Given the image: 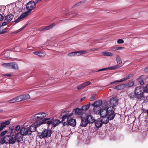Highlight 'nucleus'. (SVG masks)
<instances>
[{"label":"nucleus","instance_id":"nucleus-27","mask_svg":"<svg viewBox=\"0 0 148 148\" xmlns=\"http://www.w3.org/2000/svg\"><path fill=\"white\" fill-rule=\"evenodd\" d=\"M90 106V103L82 107V110L84 111H86L89 109Z\"/></svg>","mask_w":148,"mask_h":148},{"label":"nucleus","instance_id":"nucleus-60","mask_svg":"<svg viewBox=\"0 0 148 148\" xmlns=\"http://www.w3.org/2000/svg\"><path fill=\"white\" fill-rule=\"evenodd\" d=\"M38 30L40 31H44V30H43V28H42V27L39 28L38 29Z\"/></svg>","mask_w":148,"mask_h":148},{"label":"nucleus","instance_id":"nucleus-51","mask_svg":"<svg viewBox=\"0 0 148 148\" xmlns=\"http://www.w3.org/2000/svg\"><path fill=\"white\" fill-rule=\"evenodd\" d=\"M7 132V131H5L2 132L0 136H2L5 135V134Z\"/></svg>","mask_w":148,"mask_h":148},{"label":"nucleus","instance_id":"nucleus-37","mask_svg":"<svg viewBox=\"0 0 148 148\" xmlns=\"http://www.w3.org/2000/svg\"><path fill=\"white\" fill-rule=\"evenodd\" d=\"M4 143H6V142L4 138H1L0 139V145H1L3 144Z\"/></svg>","mask_w":148,"mask_h":148},{"label":"nucleus","instance_id":"nucleus-64","mask_svg":"<svg viewBox=\"0 0 148 148\" xmlns=\"http://www.w3.org/2000/svg\"><path fill=\"white\" fill-rule=\"evenodd\" d=\"M49 119V118H45L43 120V122H45V121H47V120H48Z\"/></svg>","mask_w":148,"mask_h":148},{"label":"nucleus","instance_id":"nucleus-62","mask_svg":"<svg viewBox=\"0 0 148 148\" xmlns=\"http://www.w3.org/2000/svg\"><path fill=\"white\" fill-rule=\"evenodd\" d=\"M23 29V28H21L20 29H19L16 31V33L19 32H20Z\"/></svg>","mask_w":148,"mask_h":148},{"label":"nucleus","instance_id":"nucleus-50","mask_svg":"<svg viewBox=\"0 0 148 148\" xmlns=\"http://www.w3.org/2000/svg\"><path fill=\"white\" fill-rule=\"evenodd\" d=\"M75 56H77L81 55L80 51H77L75 52Z\"/></svg>","mask_w":148,"mask_h":148},{"label":"nucleus","instance_id":"nucleus-32","mask_svg":"<svg viewBox=\"0 0 148 148\" xmlns=\"http://www.w3.org/2000/svg\"><path fill=\"white\" fill-rule=\"evenodd\" d=\"M97 98L95 94H92L91 97L89 98V100L91 101L96 100Z\"/></svg>","mask_w":148,"mask_h":148},{"label":"nucleus","instance_id":"nucleus-31","mask_svg":"<svg viewBox=\"0 0 148 148\" xmlns=\"http://www.w3.org/2000/svg\"><path fill=\"white\" fill-rule=\"evenodd\" d=\"M116 60L117 63L119 65H118L119 66V65L122 64V61L120 56H117L116 58Z\"/></svg>","mask_w":148,"mask_h":148},{"label":"nucleus","instance_id":"nucleus-44","mask_svg":"<svg viewBox=\"0 0 148 148\" xmlns=\"http://www.w3.org/2000/svg\"><path fill=\"white\" fill-rule=\"evenodd\" d=\"M10 63H3V64L2 65L3 66L6 67L7 68H8L9 69L10 66Z\"/></svg>","mask_w":148,"mask_h":148},{"label":"nucleus","instance_id":"nucleus-28","mask_svg":"<svg viewBox=\"0 0 148 148\" xmlns=\"http://www.w3.org/2000/svg\"><path fill=\"white\" fill-rule=\"evenodd\" d=\"M16 141V140L14 136H13V135L12 136H10L9 143L13 144Z\"/></svg>","mask_w":148,"mask_h":148},{"label":"nucleus","instance_id":"nucleus-25","mask_svg":"<svg viewBox=\"0 0 148 148\" xmlns=\"http://www.w3.org/2000/svg\"><path fill=\"white\" fill-rule=\"evenodd\" d=\"M82 109L77 108L75 109H74L73 112H75L77 115H80L82 112Z\"/></svg>","mask_w":148,"mask_h":148},{"label":"nucleus","instance_id":"nucleus-8","mask_svg":"<svg viewBox=\"0 0 148 148\" xmlns=\"http://www.w3.org/2000/svg\"><path fill=\"white\" fill-rule=\"evenodd\" d=\"M104 120L102 118H100L95 121V125L96 127L99 128L101 127L103 124H106L107 123H104Z\"/></svg>","mask_w":148,"mask_h":148},{"label":"nucleus","instance_id":"nucleus-34","mask_svg":"<svg viewBox=\"0 0 148 148\" xmlns=\"http://www.w3.org/2000/svg\"><path fill=\"white\" fill-rule=\"evenodd\" d=\"M10 135L5 136L4 137L6 142V143H9L10 138Z\"/></svg>","mask_w":148,"mask_h":148},{"label":"nucleus","instance_id":"nucleus-33","mask_svg":"<svg viewBox=\"0 0 148 148\" xmlns=\"http://www.w3.org/2000/svg\"><path fill=\"white\" fill-rule=\"evenodd\" d=\"M135 82L134 81L129 82L127 84V86L128 87H130L133 86Z\"/></svg>","mask_w":148,"mask_h":148},{"label":"nucleus","instance_id":"nucleus-21","mask_svg":"<svg viewBox=\"0 0 148 148\" xmlns=\"http://www.w3.org/2000/svg\"><path fill=\"white\" fill-rule=\"evenodd\" d=\"M125 84L119 85L117 86L114 87V88L118 90H122L125 88Z\"/></svg>","mask_w":148,"mask_h":148},{"label":"nucleus","instance_id":"nucleus-3","mask_svg":"<svg viewBox=\"0 0 148 148\" xmlns=\"http://www.w3.org/2000/svg\"><path fill=\"white\" fill-rule=\"evenodd\" d=\"M73 114V112L68 110L66 111L61 113V115L62 116V122L64 125H65L67 124L66 122H64V121L66 119L67 120L68 119H70L69 118L72 116Z\"/></svg>","mask_w":148,"mask_h":148},{"label":"nucleus","instance_id":"nucleus-63","mask_svg":"<svg viewBox=\"0 0 148 148\" xmlns=\"http://www.w3.org/2000/svg\"><path fill=\"white\" fill-rule=\"evenodd\" d=\"M4 75L8 77H10L11 76V75L10 74H5V75Z\"/></svg>","mask_w":148,"mask_h":148},{"label":"nucleus","instance_id":"nucleus-15","mask_svg":"<svg viewBox=\"0 0 148 148\" xmlns=\"http://www.w3.org/2000/svg\"><path fill=\"white\" fill-rule=\"evenodd\" d=\"M21 134L19 132L17 133L14 136L16 141L17 140L18 142H19L23 140V137Z\"/></svg>","mask_w":148,"mask_h":148},{"label":"nucleus","instance_id":"nucleus-61","mask_svg":"<svg viewBox=\"0 0 148 148\" xmlns=\"http://www.w3.org/2000/svg\"><path fill=\"white\" fill-rule=\"evenodd\" d=\"M118 50H122L124 48V47H118Z\"/></svg>","mask_w":148,"mask_h":148},{"label":"nucleus","instance_id":"nucleus-47","mask_svg":"<svg viewBox=\"0 0 148 148\" xmlns=\"http://www.w3.org/2000/svg\"><path fill=\"white\" fill-rule=\"evenodd\" d=\"M80 53V54L82 55L87 53L88 52L86 50H81L79 51Z\"/></svg>","mask_w":148,"mask_h":148},{"label":"nucleus","instance_id":"nucleus-4","mask_svg":"<svg viewBox=\"0 0 148 148\" xmlns=\"http://www.w3.org/2000/svg\"><path fill=\"white\" fill-rule=\"evenodd\" d=\"M51 134V131L50 130H44L42 132L38 134V136L41 139L48 138L50 136Z\"/></svg>","mask_w":148,"mask_h":148},{"label":"nucleus","instance_id":"nucleus-19","mask_svg":"<svg viewBox=\"0 0 148 148\" xmlns=\"http://www.w3.org/2000/svg\"><path fill=\"white\" fill-rule=\"evenodd\" d=\"M9 69H12L17 70L18 69V64L12 62L10 63Z\"/></svg>","mask_w":148,"mask_h":148},{"label":"nucleus","instance_id":"nucleus-49","mask_svg":"<svg viewBox=\"0 0 148 148\" xmlns=\"http://www.w3.org/2000/svg\"><path fill=\"white\" fill-rule=\"evenodd\" d=\"M22 19V18H21L20 16V17L18 18L17 19H16L14 21V22L16 23H18V22L21 21Z\"/></svg>","mask_w":148,"mask_h":148},{"label":"nucleus","instance_id":"nucleus-24","mask_svg":"<svg viewBox=\"0 0 148 148\" xmlns=\"http://www.w3.org/2000/svg\"><path fill=\"white\" fill-rule=\"evenodd\" d=\"M56 25L55 23H53L51 25L46 26L45 27H43V30H47L52 29Z\"/></svg>","mask_w":148,"mask_h":148},{"label":"nucleus","instance_id":"nucleus-29","mask_svg":"<svg viewBox=\"0 0 148 148\" xmlns=\"http://www.w3.org/2000/svg\"><path fill=\"white\" fill-rule=\"evenodd\" d=\"M10 123V121L8 120L7 121H6L5 122L2 123L1 125V126L2 127H3V128L6 127L7 125H8Z\"/></svg>","mask_w":148,"mask_h":148},{"label":"nucleus","instance_id":"nucleus-52","mask_svg":"<svg viewBox=\"0 0 148 148\" xmlns=\"http://www.w3.org/2000/svg\"><path fill=\"white\" fill-rule=\"evenodd\" d=\"M10 22H8V21H7L5 22H3L2 24V26H5L7 24H8Z\"/></svg>","mask_w":148,"mask_h":148},{"label":"nucleus","instance_id":"nucleus-12","mask_svg":"<svg viewBox=\"0 0 148 148\" xmlns=\"http://www.w3.org/2000/svg\"><path fill=\"white\" fill-rule=\"evenodd\" d=\"M20 133L23 136L29 135L28 129L24 127H23L21 128L20 130Z\"/></svg>","mask_w":148,"mask_h":148},{"label":"nucleus","instance_id":"nucleus-11","mask_svg":"<svg viewBox=\"0 0 148 148\" xmlns=\"http://www.w3.org/2000/svg\"><path fill=\"white\" fill-rule=\"evenodd\" d=\"M111 106L109 107H111L112 109L113 107L116 106L118 104V101L117 99L115 98H112L110 101Z\"/></svg>","mask_w":148,"mask_h":148},{"label":"nucleus","instance_id":"nucleus-16","mask_svg":"<svg viewBox=\"0 0 148 148\" xmlns=\"http://www.w3.org/2000/svg\"><path fill=\"white\" fill-rule=\"evenodd\" d=\"M85 117L86 118L88 123H92L95 121V120L94 118L91 115H87L85 114Z\"/></svg>","mask_w":148,"mask_h":148},{"label":"nucleus","instance_id":"nucleus-42","mask_svg":"<svg viewBox=\"0 0 148 148\" xmlns=\"http://www.w3.org/2000/svg\"><path fill=\"white\" fill-rule=\"evenodd\" d=\"M67 56L71 57L75 56V52H72L68 54Z\"/></svg>","mask_w":148,"mask_h":148},{"label":"nucleus","instance_id":"nucleus-48","mask_svg":"<svg viewBox=\"0 0 148 148\" xmlns=\"http://www.w3.org/2000/svg\"><path fill=\"white\" fill-rule=\"evenodd\" d=\"M123 40L122 39H118L117 41V42L118 44H122L124 42Z\"/></svg>","mask_w":148,"mask_h":148},{"label":"nucleus","instance_id":"nucleus-2","mask_svg":"<svg viewBox=\"0 0 148 148\" xmlns=\"http://www.w3.org/2000/svg\"><path fill=\"white\" fill-rule=\"evenodd\" d=\"M101 118L104 119V123H108L109 120H112L115 116L114 112L111 107H107L100 110V114Z\"/></svg>","mask_w":148,"mask_h":148},{"label":"nucleus","instance_id":"nucleus-43","mask_svg":"<svg viewBox=\"0 0 148 148\" xmlns=\"http://www.w3.org/2000/svg\"><path fill=\"white\" fill-rule=\"evenodd\" d=\"M84 88L83 84L79 85L77 87V88L78 90H81Z\"/></svg>","mask_w":148,"mask_h":148},{"label":"nucleus","instance_id":"nucleus-45","mask_svg":"<svg viewBox=\"0 0 148 148\" xmlns=\"http://www.w3.org/2000/svg\"><path fill=\"white\" fill-rule=\"evenodd\" d=\"M144 90H143V92H145L147 93L148 92V84L147 85V86L145 87L144 88Z\"/></svg>","mask_w":148,"mask_h":148},{"label":"nucleus","instance_id":"nucleus-57","mask_svg":"<svg viewBox=\"0 0 148 148\" xmlns=\"http://www.w3.org/2000/svg\"><path fill=\"white\" fill-rule=\"evenodd\" d=\"M144 71L145 72H148V66L146 67L144 69Z\"/></svg>","mask_w":148,"mask_h":148},{"label":"nucleus","instance_id":"nucleus-9","mask_svg":"<svg viewBox=\"0 0 148 148\" xmlns=\"http://www.w3.org/2000/svg\"><path fill=\"white\" fill-rule=\"evenodd\" d=\"M35 4L33 1H30L28 2L27 5V8L28 11L30 12L31 11L35 8Z\"/></svg>","mask_w":148,"mask_h":148},{"label":"nucleus","instance_id":"nucleus-18","mask_svg":"<svg viewBox=\"0 0 148 148\" xmlns=\"http://www.w3.org/2000/svg\"><path fill=\"white\" fill-rule=\"evenodd\" d=\"M33 53L34 55H37L40 57H44L46 55L44 51H35L33 52Z\"/></svg>","mask_w":148,"mask_h":148},{"label":"nucleus","instance_id":"nucleus-20","mask_svg":"<svg viewBox=\"0 0 148 148\" xmlns=\"http://www.w3.org/2000/svg\"><path fill=\"white\" fill-rule=\"evenodd\" d=\"M134 76V75L132 74H129L127 76L123 78L120 79L121 82L130 79Z\"/></svg>","mask_w":148,"mask_h":148},{"label":"nucleus","instance_id":"nucleus-26","mask_svg":"<svg viewBox=\"0 0 148 148\" xmlns=\"http://www.w3.org/2000/svg\"><path fill=\"white\" fill-rule=\"evenodd\" d=\"M100 107H95L93 109V111L95 114H100Z\"/></svg>","mask_w":148,"mask_h":148},{"label":"nucleus","instance_id":"nucleus-22","mask_svg":"<svg viewBox=\"0 0 148 148\" xmlns=\"http://www.w3.org/2000/svg\"><path fill=\"white\" fill-rule=\"evenodd\" d=\"M102 103L101 101H95L94 103L92 104V106L95 107H99V106L102 105Z\"/></svg>","mask_w":148,"mask_h":148},{"label":"nucleus","instance_id":"nucleus-36","mask_svg":"<svg viewBox=\"0 0 148 148\" xmlns=\"http://www.w3.org/2000/svg\"><path fill=\"white\" fill-rule=\"evenodd\" d=\"M17 102L16 97H14L8 101V102L10 103H14Z\"/></svg>","mask_w":148,"mask_h":148},{"label":"nucleus","instance_id":"nucleus-38","mask_svg":"<svg viewBox=\"0 0 148 148\" xmlns=\"http://www.w3.org/2000/svg\"><path fill=\"white\" fill-rule=\"evenodd\" d=\"M110 49L111 50L115 51L118 50V47H110Z\"/></svg>","mask_w":148,"mask_h":148},{"label":"nucleus","instance_id":"nucleus-23","mask_svg":"<svg viewBox=\"0 0 148 148\" xmlns=\"http://www.w3.org/2000/svg\"><path fill=\"white\" fill-rule=\"evenodd\" d=\"M60 123L61 121L58 119H53L52 125L54 127H56Z\"/></svg>","mask_w":148,"mask_h":148},{"label":"nucleus","instance_id":"nucleus-35","mask_svg":"<svg viewBox=\"0 0 148 148\" xmlns=\"http://www.w3.org/2000/svg\"><path fill=\"white\" fill-rule=\"evenodd\" d=\"M29 12V11L25 12L20 16V17L22 19L26 17L28 15Z\"/></svg>","mask_w":148,"mask_h":148},{"label":"nucleus","instance_id":"nucleus-10","mask_svg":"<svg viewBox=\"0 0 148 148\" xmlns=\"http://www.w3.org/2000/svg\"><path fill=\"white\" fill-rule=\"evenodd\" d=\"M119 68V66L118 65H115L112 66L108 67L107 68H104L98 71V72H100L102 71H105L107 70H114L116 69Z\"/></svg>","mask_w":148,"mask_h":148},{"label":"nucleus","instance_id":"nucleus-39","mask_svg":"<svg viewBox=\"0 0 148 148\" xmlns=\"http://www.w3.org/2000/svg\"><path fill=\"white\" fill-rule=\"evenodd\" d=\"M84 88L91 84V82L89 81H88L82 83Z\"/></svg>","mask_w":148,"mask_h":148},{"label":"nucleus","instance_id":"nucleus-1","mask_svg":"<svg viewBox=\"0 0 148 148\" xmlns=\"http://www.w3.org/2000/svg\"><path fill=\"white\" fill-rule=\"evenodd\" d=\"M143 88L141 86L135 87L134 92H131L128 95L129 98L131 100L137 99V101L144 100V102H148V96L145 97L144 95Z\"/></svg>","mask_w":148,"mask_h":148},{"label":"nucleus","instance_id":"nucleus-53","mask_svg":"<svg viewBox=\"0 0 148 148\" xmlns=\"http://www.w3.org/2000/svg\"><path fill=\"white\" fill-rule=\"evenodd\" d=\"M20 128V126L19 125H17L16 126V127L15 130L16 131L18 132Z\"/></svg>","mask_w":148,"mask_h":148},{"label":"nucleus","instance_id":"nucleus-5","mask_svg":"<svg viewBox=\"0 0 148 148\" xmlns=\"http://www.w3.org/2000/svg\"><path fill=\"white\" fill-rule=\"evenodd\" d=\"M44 123L40 121H37L34 124L32 125L28 129L29 135H31L32 132L36 130V128Z\"/></svg>","mask_w":148,"mask_h":148},{"label":"nucleus","instance_id":"nucleus-56","mask_svg":"<svg viewBox=\"0 0 148 148\" xmlns=\"http://www.w3.org/2000/svg\"><path fill=\"white\" fill-rule=\"evenodd\" d=\"M4 30L3 29L0 30V34H3L5 32V31H4Z\"/></svg>","mask_w":148,"mask_h":148},{"label":"nucleus","instance_id":"nucleus-40","mask_svg":"<svg viewBox=\"0 0 148 148\" xmlns=\"http://www.w3.org/2000/svg\"><path fill=\"white\" fill-rule=\"evenodd\" d=\"M84 88L91 84V82L89 81H88L82 83Z\"/></svg>","mask_w":148,"mask_h":148},{"label":"nucleus","instance_id":"nucleus-41","mask_svg":"<svg viewBox=\"0 0 148 148\" xmlns=\"http://www.w3.org/2000/svg\"><path fill=\"white\" fill-rule=\"evenodd\" d=\"M137 80L138 81L139 83L141 85H143L144 84V82L143 80L142 79V78L140 77L138 78L137 79Z\"/></svg>","mask_w":148,"mask_h":148},{"label":"nucleus","instance_id":"nucleus-58","mask_svg":"<svg viewBox=\"0 0 148 148\" xmlns=\"http://www.w3.org/2000/svg\"><path fill=\"white\" fill-rule=\"evenodd\" d=\"M3 19V17L1 14H0V21L2 20Z\"/></svg>","mask_w":148,"mask_h":148},{"label":"nucleus","instance_id":"nucleus-14","mask_svg":"<svg viewBox=\"0 0 148 148\" xmlns=\"http://www.w3.org/2000/svg\"><path fill=\"white\" fill-rule=\"evenodd\" d=\"M67 123H68L69 125L73 127L75 126L76 124V120L73 119H68L67 120Z\"/></svg>","mask_w":148,"mask_h":148},{"label":"nucleus","instance_id":"nucleus-17","mask_svg":"<svg viewBox=\"0 0 148 148\" xmlns=\"http://www.w3.org/2000/svg\"><path fill=\"white\" fill-rule=\"evenodd\" d=\"M14 16L12 14H9L5 16V17L4 20L10 22L12 20Z\"/></svg>","mask_w":148,"mask_h":148},{"label":"nucleus","instance_id":"nucleus-54","mask_svg":"<svg viewBox=\"0 0 148 148\" xmlns=\"http://www.w3.org/2000/svg\"><path fill=\"white\" fill-rule=\"evenodd\" d=\"M52 122H53V120L51 121H48L47 122V124L48 125H49L51 124L52 125Z\"/></svg>","mask_w":148,"mask_h":148},{"label":"nucleus","instance_id":"nucleus-13","mask_svg":"<svg viewBox=\"0 0 148 148\" xmlns=\"http://www.w3.org/2000/svg\"><path fill=\"white\" fill-rule=\"evenodd\" d=\"M81 121L80 123V125L82 127H86L88 123L87 121L86 118L84 116H82L81 117Z\"/></svg>","mask_w":148,"mask_h":148},{"label":"nucleus","instance_id":"nucleus-59","mask_svg":"<svg viewBox=\"0 0 148 148\" xmlns=\"http://www.w3.org/2000/svg\"><path fill=\"white\" fill-rule=\"evenodd\" d=\"M12 128H11V127H10V129H11V132H10V133L11 134H12L13 133V130H14V127H12Z\"/></svg>","mask_w":148,"mask_h":148},{"label":"nucleus","instance_id":"nucleus-55","mask_svg":"<svg viewBox=\"0 0 148 148\" xmlns=\"http://www.w3.org/2000/svg\"><path fill=\"white\" fill-rule=\"evenodd\" d=\"M49 82L51 84L53 83H54V80L52 79H51L49 80Z\"/></svg>","mask_w":148,"mask_h":148},{"label":"nucleus","instance_id":"nucleus-30","mask_svg":"<svg viewBox=\"0 0 148 148\" xmlns=\"http://www.w3.org/2000/svg\"><path fill=\"white\" fill-rule=\"evenodd\" d=\"M102 54L104 56H112L114 55L113 53L110 52H108L107 51H105L103 52L102 53Z\"/></svg>","mask_w":148,"mask_h":148},{"label":"nucleus","instance_id":"nucleus-46","mask_svg":"<svg viewBox=\"0 0 148 148\" xmlns=\"http://www.w3.org/2000/svg\"><path fill=\"white\" fill-rule=\"evenodd\" d=\"M120 82H121V80H118V81H114V82H111L110 83V84H118L119 83H120Z\"/></svg>","mask_w":148,"mask_h":148},{"label":"nucleus","instance_id":"nucleus-6","mask_svg":"<svg viewBox=\"0 0 148 148\" xmlns=\"http://www.w3.org/2000/svg\"><path fill=\"white\" fill-rule=\"evenodd\" d=\"M47 115L48 114L46 113L41 112L36 114L33 117L35 120H40L43 119L44 117Z\"/></svg>","mask_w":148,"mask_h":148},{"label":"nucleus","instance_id":"nucleus-7","mask_svg":"<svg viewBox=\"0 0 148 148\" xmlns=\"http://www.w3.org/2000/svg\"><path fill=\"white\" fill-rule=\"evenodd\" d=\"M16 97L17 102H20L29 99L30 98L29 94H24L17 96Z\"/></svg>","mask_w":148,"mask_h":148}]
</instances>
